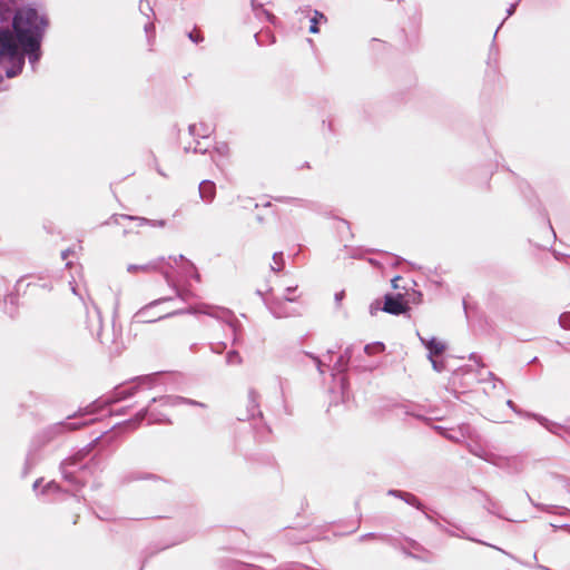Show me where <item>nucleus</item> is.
<instances>
[{
    "label": "nucleus",
    "mask_w": 570,
    "mask_h": 570,
    "mask_svg": "<svg viewBox=\"0 0 570 570\" xmlns=\"http://www.w3.org/2000/svg\"><path fill=\"white\" fill-rule=\"evenodd\" d=\"M321 21H326V17L322 12L315 10L314 16L309 20V22H311L309 23V32H312V33L318 32V23Z\"/></svg>",
    "instance_id": "obj_20"
},
{
    "label": "nucleus",
    "mask_w": 570,
    "mask_h": 570,
    "mask_svg": "<svg viewBox=\"0 0 570 570\" xmlns=\"http://www.w3.org/2000/svg\"><path fill=\"white\" fill-rule=\"evenodd\" d=\"M154 26L151 24L150 27H147L145 26V33H147L148 36L149 35H153L154 33Z\"/></svg>",
    "instance_id": "obj_47"
},
{
    "label": "nucleus",
    "mask_w": 570,
    "mask_h": 570,
    "mask_svg": "<svg viewBox=\"0 0 570 570\" xmlns=\"http://www.w3.org/2000/svg\"><path fill=\"white\" fill-rule=\"evenodd\" d=\"M559 323L563 328L570 330V312L561 314L559 317Z\"/></svg>",
    "instance_id": "obj_34"
},
{
    "label": "nucleus",
    "mask_w": 570,
    "mask_h": 570,
    "mask_svg": "<svg viewBox=\"0 0 570 570\" xmlns=\"http://www.w3.org/2000/svg\"><path fill=\"white\" fill-rule=\"evenodd\" d=\"M243 362L242 356L235 350L229 351L226 355V363L228 365H239Z\"/></svg>",
    "instance_id": "obj_22"
},
{
    "label": "nucleus",
    "mask_w": 570,
    "mask_h": 570,
    "mask_svg": "<svg viewBox=\"0 0 570 570\" xmlns=\"http://www.w3.org/2000/svg\"><path fill=\"white\" fill-rule=\"evenodd\" d=\"M284 266L283 253L278 252L273 255V264L271 265L272 271L279 272Z\"/></svg>",
    "instance_id": "obj_21"
},
{
    "label": "nucleus",
    "mask_w": 570,
    "mask_h": 570,
    "mask_svg": "<svg viewBox=\"0 0 570 570\" xmlns=\"http://www.w3.org/2000/svg\"><path fill=\"white\" fill-rule=\"evenodd\" d=\"M425 517L428 520H430L431 522H433L435 525L436 523H440L438 520H435L432 515H430L429 513L425 512Z\"/></svg>",
    "instance_id": "obj_48"
},
{
    "label": "nucleus",
    "mask_w": 570,
    "mask_h": 570,
    "mask_svg": "<svg viewBox=\"0 0 570 570\" xmlns=\"http://www.w3.org/2000/svg\"><path fill=\"white\" fill-rule=\"evenodd\" d=\"M527 416L534 417L540 424L544 425L547 429L550 430L549 421L546 417L537 415V414H527Z\"/></svg>",
    "instance_id": "obj_38"
},
{
    "label": "nucleus",
    "mask_w": 570,
    "mask_h": 570,
    "mask_svg": "<svg viewBox=\"0 0 570 570\" xmlns=\"http://www.w3.org/2000/svg\"><path fill=\"white\" fill-rule=\"evenodd\" d=\"M141 422L142 409L138 410L135 413L134 417L126 420L121 423H116L111 432H105L100 436L96 438L86 448L78 451L76 454L65 459L60 463V471L63 479L72 484H80L82 487L85 482L80 481V479L77 476L78 473H85L87 470L90 471V473H94L97 470L102 471L104 469L102 459L98 455H94L89 459V461L82 463L85 458L90 454L92 448H105L109 445L114 441V438L118 430H136Z\"/></svg>",
    "instance_id": "obj_2"
},
{
    "label": "nucleus",
    "mask_w": 570,
    "mask_h": 570,
    "mask_svg": "<svg viewBox=\"0 0 570 570\" xmlns=\"http://www.w3.org/2000/svg\"><path fill=\"white\" fill-rule=\"evenodd\" d=\"M111 223L122 227L124 236H127L132 233L138 235L139 229L135 230L134 226L137 228L142 226V217L130 216V215H125V214H115L111 216L110 222H107L106 224H111Z\"/></svg>",
    "instance_id": "obj_9"
},
{
    "label": "nucleus",
    "mask_w": 570,
    "mask_h": 570,
    "mask_svg": "<svg viewBox=\"0 0 570 570\" xmlns=\"http://www.w3.org/2000/svg\"><path fill=\"white\" fill-rule=\"evenodd\" d=\"M442 435L453 442H466L468 440H474L476 436L474 430L469 424H461L456 429L445 430L442 426L435 428Z\"/></svg>",
    "instance_id": "obj_10"
},
{
    "label": "nucleus",
    "mask_w": 570,
    "mask_h": 570,
    "mask_svg": "<svg viewBox=\"0 0 570 570\" xmlns=\"http://www.w3.org/2000/svg\"><path fill=\"white\" fill-rule=\"evenodd\" d=\"M216 195V186L210 180H203L199 184V196L205 203H212Z\"/></svg>",
    "instance_id": "obj_14"
},
{
    "label": "nucleus",
    "mask_w": 570,
    "mask_h": 570,
    "mask_svg": "<svg viewBox=\"0 0 570 570\" xmlns=\"http://www.w3.org/2000/svg\"><path fill=\"white\" fill-rule=\"evenodd\" d=\"M256 411H257V414H261V411H258V407L256 409ZM249 413H250V414H249V416H250V417H254V416H255V410H254V411H253V410H252V411H249Z\"/></svg>",
    "instance_id": "obj_58"
},
{
    "label": "nucleus",
    "mask_w": 570,
    "mask_h": 570,
    "mask_svg": "<svg viewBox=\"0 0 570 570\" xmlns=\"http://www.w3.org/2000/svg\"><path fill=\"white\" fill-rule=\"evenodd\" d=\"M433 368L436 372H442L445 368V363L443 360H439V357L430 358Z\"/></svg>",
    "instance_id": "obj_35"
},
{
    "label": "nucleus",
    "mask_w": 570,
    "mask_h": 570,
    "mask_svg": "<svg viewBox=\"0 0 570 570\" xmlns=\"http://www.w3.org/2000/svg\"><path fill=\"white\" fill-rule=\"evenodd\" d=\"M144 223H145V225H149V226H153V227H164L165 224H166V222L163 220V219L153 220V219H147V218L144 219Z\"/></svg>",
    "instance_id": "obj_37"
},
{
    "label": "nucleus",
    "mask_w": 570,
    "mask_h": 570,
    "mask_svg": "<svg viewBox=\"0 0 570 570\" xmlns=\"http://www.w3.org/2000/svg\"><path fill=\"white\" fill-rule=\"evenodd\" d=\"M353 355V347H347L343 354L340 355L336 363L333 366V370L337 373H342L346 370L347 364Z\"/></svg>",
    "instance_id": "obj_16"
},
{
    "label": "nucleus",
    "mask_w": 570,
    "mask_h": 570,
    "mask_svg": "<svg viewBox=\"0 0 570 570\" xmlns=\"http://www.w3.org/2000/svg\"><path fill=\"white\" fill-rule=\"evenodd\" d=\"M22 0H0V66L4 77L22 73L26 59L32 70L42 57V41L50 24L46 12Z\"/></svg>",
    "instance_id": "obj_1"
},
{
    "label": "nucleus",
    "mask_w": 570,
    "mask_h": 570,
    "mask_svg": "<svg viewBox=\"0 0 570 570\" xmlns=\"http://www.w3.org/2000/svg\"><path fill=\"white\" fill-rule=\"evenodd\" d=\"M145 166H147L149 170H154L157 175H159L163 178L168 177L166 167L163 164H160L159 159L157 158L154 151H149L147 155H145Z\"/></svg>",
    "instance_id": "obj_13"
},
{
    "label": "nucleus",
    "mask_w": 570,
    "mask_h": 570,
    "mask_svg": "<svg viewBox=\"0 0 570 570\" xmlns=\"http://www.w3.org/2000/svg\"><path fill=\"white\" fill-rule=\"evenodd\" d=\"M296 288H297V287H287V288H286V295H285V296H291V294H292L293 292H295V291H296Z\"/></svg>",
    "instance_id": "obj_50"
},
{
    "label": "nucleus",
    "mask_w": 570,
    "mask_h": 570,
    "mask_svg": "<svg viewBox=\"0 0 570 570\" xmlns=\"http://www.w3.org/2000/svg\"><path fill=\"white\" fill-rule=\"evenodd\" d=\"M158 374L154 373V374H150V375H145V379H144V382H145V386L149 385L151 383V381L157 376Z\"/></svg>",
    "instance_id": "obj_44"
},
{
    "label": "nucleus",
    "mask_w": 570,
    "mask_h": 570,
    "mask_svg": "<svg viewBox=\"0 0 570 570\" xmlns=\"http://www.w3.org/2000/svg\"><path fill=\"white\" fill-rule=\"evenodd\" d=\"M195 313L206 314L226 323L233 334V345L242 344V325L232 311L219 306L202 305L195 309Z\"/></svg>",
    "instance_id": "obj_6"
},
{
    "label": "nucleus",
    "mask_w": 570,
    "mask_h": 570,
    "mask_svg": "<svg viewBox=\"0 0 570 570\" xmlns=\"http://www.w3.org/2000/svg\"><path fill=\"white\" fill-rule=\"evenodd\" d=\"M73 419H76V414H73V415H69V416L67 417V420H68V421H69V420H73Z\"/></svg>",
    "instance_id": "obj_60"
},
{
    "label": "nucleus",
    "mask_w": 570,
    "mask_h": 570,
    "mask_svg": "<svg viewBox=\"0 0 570 570\" xmlns=\"http://www.w3.org/2000/svg\"><path fill=\"white\" fill-rule=\"evenodd\" d=\"M42 482V479H37L32 485L33 490L37 491L38 487L40 485V483Z\"/></svg>",
    "instance_id": "obj_49"
},
{
    "label": "nucleus",
    "mask_w": 570,
    "mask_h": 570,
    "mask_svg": "<svg viewBox=\"0 0 570 570\" xmlns=\"http://www.w3.org/2000/svg\"><path fill=\"white\" fill-rule=\"evenodd\" d=\"M305 355L308 356L314 362V364L316 365L317 371L321 374H324V366H326L325 361L321 360L318 356H315V355H313L311 353H305Z\"/></svg>",
    "instance_id": "obj_26"
},
{
    "label": "nucleus",
    "mask_w": 570,
    "mask_h": 570,
    "mask_svg": "<svg viewBox=\"0 0 570 570\" xmlns=\"http://www.w3.org/2000/svg\"><path fill=\"white\" fill-rule=\"evenodd\" d=\"M507 405H508L510 409H512L515 413L521 414V411L517 409V406H515V404H514V402H513V401L508 400V401H507Z\"/></svg>",
    "instance_id": "obj_45"
},
{
    "label": "nucleus",
    "mask_w": 570,
    "mask_h": 570,
    "mask_svg": "<svg viewBox=\"0 0 570 570\" xmlns=\"http://www.w3.org/2000/svg\"><path fill=\"white\" fill-rule=\"evenodd\" d=\"M343 295H344V293H343V292H341V293H336V294H335V299H336L337 302H340V301L343 298Z\"/></svg>",
    "instance_id": "obj_53"
},
{
    "label": "nucleus",
    "mask_w": 570,
    "mask_h": 570,
    "mask_svg": "<svg viewBox=\"0 0 570 570\" xmlns=\"http://www.w3.org/2000/svg\"><path fill=\"white\" fill-rule=\"evenodd\" d=\"M487 510L490 513H497L498 507H497V504L494 502L489 501L488 504H487Z\"/></svg>",
    "instance_id": "obj_43"
},
{
    "label": "nucleus",
    "mask_w": 570,
    "mask_h": 570,
    "mask_svg": "<svg viewBox=\"0 0 570 570\" xmlns=\"http://www.w3.org/2000/svg\"><path fill=\"white\" fill-rule=\"evenodd\" d=\"M487 374H488V376H489L490 379L495 380V381H498V382H501L499 379H497V377L494 376V374H493L492 372H488Z\"/></svg>",
    "instance_id": "obj_56"
},
{
    "label": "nucleus",
    "mask_w": 570,
    "mask_h": 570,
    "mask_svg": "<svg viewBox=\"0 0 570 570\" xmlns=\"http://www.w3.org/2000/svg\"><path fill=\"white\" fill-rule=\"evenodd\" d=\"M7 299H9V301H10V303H12V304H13V303H14V301L17 299V296H16L14 294H9V295L7 296Z\"/></svg>",
    "instance_id": "obj_51"
},
{
    "label": "nucleus",
    "mask_w": 570,
    "mask_h": 570,
    "mask_svg": "<svg viewBox=\"0 0 570 570\" xmlns=\"http://www.w3.org/2000/svg\"><path fill=\"white\" fill-rule=\"evenodd\" d=\"M160 401L164 404H169V405H177L180 403H186V404L197 405V406H202V407L205 406L204 403H200V402H197L194 400H189V399H185V397H180V396H165V397H161Z\"/></svg>",
    "instance_id": "obj_17"
},
{
    "label": "nucleus",
    "mask_w": 570,
    "mask_h": 570,
    "mask_svg": "<svg viewBox=\"0 0 570 570\" xmlns=\"http://www.w3.org/2000/svg\"><path fill=\"white\" fill-rule=\"evenodd\" d=\"M150 269L159 271L163 274L167 284V293L145 305V312H150L159 304L171 302L174 297L187 299L189 292L181 289L180 283L187 282L190 278L196 282H199L200 279L196 266L183 255L169 258L168 261L159 258L157 261L149 262L145 265V272Z\"/></svg>",
    "instance_id": "obj_3"
},
{
    "label": "nucleus",
    "mask_w": 570,
    "mask_h": 570,
    "mask_svg": "<svg viewBox=\"0 0 570 570\" xmlns=\"http://www.w3.org/2000/svg\"><path fill=\"white\" fill-rule=\"evenodd\" d=\"M399 279H401V277H400V276H396L395 278H393V279H392V283H393V286H394V287H397L396 282H397Z\"/></svg>",
    "instance_id": "obj_57"
},
{
    "label": "nucleus",
    "mask_w": 570,
    "mask_h": 570,
    "mask_svg": "<svg viewBox=\"0 0 570 570\" xmlns=\"http://www.w3.org/2000/svg\"><path fill=\"white\" fill-rule=\"evenodd\" d=\"M60 490V485L56 481L48 482L41 490V494H47L50 491L58 492Z\"/></svg>",
    "instance_id": "obj_31"
},
{
    "label": "nucleus",
    "mask_w": 570,
    "mask_h": 570,
    "mask_svg": "<svg viewBox=\"0 0 570 570\" xmlns=\"http://www.w3.org/2000/svg\"><path fill=\"white\" fill-rule=\"evenodd\" d=\"M417 336H419L421 343L429 351V353H428V358L429 360L441 356L442 353L446 348L445 343L436 340L435 337L425 338V337L421 336L419 333H417Z\"/></svg>",
    "instance_id": "obj_12"
},
{
    "label": "nucleus",
    "mask_w": 570,
    "mask_h": 570,
    "mask_svg": "<svg viewBox=\"0 0 570 570\" xmlns=\"http://www.w3.org/2000/svg\"><path fill=\"white\" fill-rule=\"evenodd\" d=\"M381 307L379 305H371L370 312L372 315H374L377 311H380ZM409 309L407 303L403 301L402 295H385L384 297V306L382 307V311L392 314V315H400L405 313Z\"/></svg>",
    "instance_id": "obj_8"
},
{
    "label": "nucleus",
    "mask_w": 570,
    "mask_h": 570,
    "mask_svg": "<svg viewBox=\"0 0 570 570\" xmlns=\"http://www.w3.org/2000/svg\"><path fill=\"white\" fill-rule=\"evenodd\" d=\"M4 79V76L2 73H0V82H2Z\"/></svg>",
    "instance_id": "obj_62"
},
{
    "label": "nucleus",
    "mask_w": 570,
    "mask_h": 570,
    "mask_svg": "<svg viewBox=\"0 0 570 570\" xmlns=\"http://www.w3.org/2000/svg\"><path fill=\"white\" fill-rule=\"evenodd\" d=\"M384 351V345L382 343L367 344L364 346V352L366 354L380 353Z\"/></svg>",
    "instance_id": "obj_25"
},
{
    "label": "nucleus",
    "mask_w": 570,
    "mask_h": 570,
    "mask_svg": "<svg viewBox=\"0 0 570 570\" xmlns=\"http://www.w3.org/2000/svg\"><path fill=\"white\" fill-rule=\"evenodd\" d=\"M141 271H142V265H140V264H129L127 266L128 273H137V272H141Z\"/></svg>",
    "instance_id": "obj_40"
},
{
    "label": "nucleus",
    "mask_w": 570,
    "mask_h": 570,
    "mask_svg": "<svg viewBox=\"0 0 570 570\" xmlns=\"http://www.w3.org/2000/svg\"><path fill=\"white\" fill-rule=\"evenodd\" d=\"M389 494L402 499L404 502H406L407 504H410L412 507H415L419 510H423V508H424L423 504L420 502V500L412 493L402 492L399 490H390Z\"/></svg>",
    "instance_id": "obj_15"
},
{
    "label": "nucleus",
    "mask_w": 570,
    "mask_h": 570,
    "mask_svg": "<svg viewBox=\"0 0 570 570\" xmlns=\"http://www.w3.org/2000/svg\"><path fill=\"white\" fill-rule=\"evenodd\" d=\"M187 36L195 43H199L203 41V37L198 32L191 31V32H188Z\"/></svg>",
    "instance_id": "obj_39"
},
{
    "label": "nucleus",
    "mask_w": 570,
    "mask_h": 570,
    "mask_svg": "<svg viewBox=\"0 0 570 570\" xmlns=\"http://www.w3.org/2000/svg\"><path fill=\"white\" fill-rule=\"evenodd\" d=\"M226 348V344L220 342V343H217L215 345L212 346V350L215 352V353H222L224 350Z\"/></svg>",
    "instance_id": "obj_41"
},
{
    "label": "nucleus",
    "mask_w": 570,
    "mask_h": 570,
    "mask_svg": "<svg viewBox=\"0 0 570 570\" xmlns=\"http://www.w3.org/2000/svg\"><path fill=\"white\" fill-rule=\"evenodd\" d=\"M470 358L475 361L476 363H479L480 361V357L476 354H471Z\"/></svg>",
    "instance_id": "obj_55"
},
{
    "label": "nucleus",
    "mask_w": 570,
    "mask_h": 570,
    "mask_svg": "<svg viewBox=\"0 0 570 570\" xmlns=\"http://www.w3.org/2000/svg\"><path fill=\"white\" fill-rule=\"evenodd\" d=\"M470 441H473V440H470ZM468 449L469 451L475 455V456H479L481 459H484L485 461H489V462H493L492 461V454H489L480 444L478 443H472V442H469L468 443Z\"/></svg>",
    "instance_id": "obj_18"
},
{
    "label": "nucleus",
    "mask_w": 570,
    "mask_h": 570,
    "mask_svg": "<svg viewBox=\"0 0 570 570\" xmlns=\"http://www.w3.org/2000/svg\"><path fill=\"white\" fill-rule=\"evenodd\" d=\"M176 313H178V309H171V311L166 309V311H164L163 315H159L158 317H151V318L145 320V322L153 323L159 318L167 317V316L174 315Z\"/></svg>",
    "instance_id": "obj_36"
},
{
    "label": "nucleus",
    "mask_w": 570,
    "mask_h": 570,
    "mask_svg": "<svg viewBox=\"0 0 570 570\" xmlns=\"http://www.w3.org/2000/svg\"><path fill=\"white\" fill-rule=\"evenodd\" d=\"M515 8H517V3H512L508 10H507V13H508V17L512 16L515 11Z\"/></svg>",
    "instance_id": "obj_46"
},
{
    "label": "nucleus",
    "mask_w": 570,
    "mask_h": 570,
    "mask_svg": "<svg viewBox=\"0 0 570 570\" xmlns=\"http://www.w3.org/2000/svg\"><path fill=\"white\" fill-rule=\"evenodd\" d=\"M564 527L570 529V525H564Z\"/></svg>",
    "instance_id": "obj_63"
},
{
    "label": "nucleus",
    "mask_w": 570,
    "mask_h": 570,
    "mask_svg": "<svg viewBox=\"0 0 570 570\" xmlns=\"http://www.w3.org/2000/svg\"><path fill=\"white\" fill-rule=\"evenodd\" d=\"M144 415H145V420L148 419V421L151 422V415L149 414L148 409H145Z\"/></svg>",
    "instance_id": "obj_52"
},
{
    "label": "nucleus",
    "mask_w": 570,
    "mask_h": 570,
    "mask_svg": "<svg viewBox=\"0 0 570 570\" xmlns=\"http://www.w3.org/2000/svg\"><path fill=\"white\" fill-rule=\"evenodd\" d=\"M409 547L412 550V551L409 552L410 556H412L414 558L423 559L421 556H419V552L424 551V549L417 542H415L413 540H410L409 541Z\"/></svg>",
    "instance_id": "obj_27"
},
{
    "label": "nucleus",
    "mask_w": 570,
    "mask_h": 570,
    "mask_svg": "<svg viewBox=\"0 0 570 570\" xmlns=\"http://www.w3.org/2000/svg\"><path fill=\"white\" fill-rule=\"evenodd\" d=\"M141 311H142V308L138 309V311L135 313V315H134V317H132V321H131V323H130L129 331H130V333H134V335H135V336H137V335H138L137 330H138V327H139V325H140V323H141V320H140Z\"/></svg>",
    "instance_id": "obj_23"
},
{
    "label": "nucleus",
    "mask_w": 570,
    "mask_h": 570,
    "mask_svg": "<svg viewBox=\"0 0 570 570\" xmlns=\"http://www.w3.org/2000/svg\"><path fill=\"white\" fill-rule=\"evenodd\" d=\"M86 327L92 337L98 340L101 344H107L109 335L104 333V324L101 312L96 304L86 305Z\"/></svg>",
    "instance_id": "obj_7"
},
{
    "label": "nucleus",
    "mask_w": 570,
    "mask_h": 570,
    "mask_svg": "<svg viewBox=\"0 0 570 570\" xmlns=\"http://www.w3.org/2000/svg\"><path fill=\"white\" fill-rule=\"evenodd\" d=\"M87 424V421H60L36 432L26 454L22 478L27 476L39 462L53 454L63 444L69 432Z\"/></svg>",
    "instance_id": "obj_4"
},
{
    "label": "nucleus",
    "mask_w": 570,
    "mask_h": 570,
    "mask_svg": "<svg viewBox=\"0 0 570 570\" xmlns=\"http://www.w3.org/2000/svg\"><path fill=\"white\" fill-rule=\"evenodd\" d=\"M252 7L256 11L257 16L264 14L268 20L273 18L272 14L268 11H266L262 4H256L255 0H252Z\"/></svg>",
    "instance_id": "obj_33"
},
{
    "label": "nucleus",
    "mask_w": 570,
    "mask_h": 570,
    "mask_svg": "<svg viewBox=\"0 0 570 570\" xmlns=\"http://www.w3.org/2000/svg\"><path fill=\"white\" fill-rule=\"evenodd\" d=\"M368 539H379V540H382L385 542H390L392 540V538L387 534L366 533V534H363L362 537H360L361 541H366Z\"/></svg>",
    "instance_id": "obj_24"
},
{
    "label": "nucleus",
    "mask_w": 570,
    "mask_h": 570,
    "mask_svg": "<svg viewBox=\"0 0 570 570\" xmlns=\"http://www.w3.org/2000/svg\"><path fill=\"white\" fill-rule=\"evenodd\" d=\"M293 301V297L284 296L283 298H276L267 303V307L271 311V313L277 318L295 316L297 315L296 311L289 309L287 307V303Z\"/></svg>",
    "instance_id": "obj_11"
},
{
    "label": "nucleus",
    "mask_w": 570,
    "mask_h": 570,
    "mask_svg": "<svg viewBox=\"0 0 570 570\" xmlns=\"http://www.w3.org/2000/svg\"><path fill=\"white\" fill-rule=\"evenodd\" d=\"M215 153L220 157H228L229 156V147L225 142H219L215 147Z\"/></svg>",
    "instance_id": "obj_28"
},
{
    "label": "nucleus",
    "mask_w": 570,
    "mask_h": 570,
    "mask_svg": "<svg viewBox=\"0 0 570 570\" xmlns=\"http://www.w3.org/2000/svg\"><path fill=\"white\" fill-rule=\"evenodd\" d=\"M98 518L101 519V520H107L108 519V517L99 515V514H98Z\"/></svg>",
    "instance_id": "obj_61"
},
{
    "label": "nucleus",
    "mask_w": 570,
    "mask_h": 570,
    "mask_svg": "<svg viewBox=\"0 0 570 570\" xmlns=\"http://www.w3.org/2000/svg\"><path fill=\"white\" fill-rule=\"evenodd\" d=\"M141 384L142 376H137L131 382L116 386L111 393L97 399L92 404H90L88 412H99L107 406H111L119 401H124L127 397L132 396Z\"/></svg>",
    "instance_id": "obj_5"
},
{
    "label": "nucleus",
    "mask_w": 570,
    "mask_h": 570,
    "mask_svg": "<svg viewBox=\"0 0 570 570\" xmlns=\"http://www.w3.org/2000/svg\"><path fill=\"white\" fill-rule=\"evenodd\" d=\"M414 298H413V302H420L421 301V294L420 293H414Z\"/></svg>",
    "instance_id": "obj_54"
},
{
    "label": "nucleus",
    "mask_w": 570,
    "mask_h": 570,
    "mask_svg": "<svg viewBox=\"0 0 570 570\" xmlns=\"http://www.w3.org/2000/svg\"><path fill=\"white\" fill-rule=\"evenodd\" d=\"M195 153H205V150L199 149L197 146L194 148Z\"/></svg>",
    "instance_id": "obj_59"
},
{
    "label": "nucleus",
    "mask_w": 570,
    "mask_h": 570,
    "mask_svg": "<svg viewBox=\"0 0 570 570\" xmlns=\"http://www.w3.org/2000/svg\"><path fill=\"white\" fill-rule=\"evenodd\" d=\"M248 400H249V410L248 411L256 410L258 407V394L254 390L249 391Z\"/></svg>",
    "instance_id": "obj_29"
},
{
    "label": "nucleus",
    "mask_w": 570,
    "mask_h": 570,
    "mask_svg": "<svg viewBox=\"0 0 570 570\" xmlns=\"http://www.w3.org/2000/svg\"><path fill=\"white\" fill-rule=\"evenodd\" d=\"M188 131H189V135L193 137L200 136V137L205 138V137L209 136V134L212 132V129L208 126H205L203 124H199V125L193 124V125H189Z\"/></svg>",
    "instance_id": "obj_19"
},
{
    "label": "nucleus",
    "mask_w": 570,
    "mask_h": 570,
    "mask_svg": "<svg viewBox=\"0 0 570 570\" xmlns=\"http://www.w3.org/2000/svg\"><path fill=\"white\" fill-rule=\"evenodd\" d=\"M544 510L549 513H558L560 515H567L570 514V510L562 507H547Z\"/></svg>",
    "instance_id": "obj_32"
},
{
    "label": "nucleus",
    "mask_w": 570,
    "mask_h": 570,
    "mask_svg": "<svg viewBox=\"0 0 570 570\" xmlns=\"http://www.w3.org/2000/svg\"><path fill=\"white\" fill-rule=\"evenodd\" d=\"M130 406H121L119 409H112L110 410V414H116V415H121V414H125L126 413V410L129 409Z\"/></svg>",
    "instance_id": "obj_42"
},
{
    "label": "nucleus",
    "mask_w": 570,
    "mask_h": 570,
    "mask_svg": "<svg viewBox=\"0 0 570 570\" xmlns=\"http://www.w3.org/2000/svg\"><path fill=\"white\" fill-rule=\"evenodd\" d=\"M436 527H438L441 531H443V532H445V533H448V534H450V535H452V537H460V538L464 537L463 531H462L460 528H458V527H455V529H456L458 531H460V532H456V531H453V530H451V529H448V528L443 527L441 523H436Z\"/></svg>",
    "instance_id": "obj_30"
}]
</instances>
